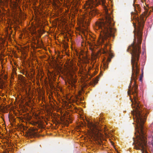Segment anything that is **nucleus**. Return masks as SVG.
Masks as SVG:
<instances>
[{
	"mask_svg": "<svg viewBox=\"0 0 153 153\" xmlns=\"http://www.w3.org/2000/svg\"><path fill=\"white\" fill-rule=\"evenodd\" d=\"M141 79H142V78H141V77L140 76V81H141Z\"/></svg>",
	"mask_w": 153,
	"mask_h": 153,
	"instance_id": "nucleus-16",
	"label": "nucleus"
},
{
	"mask_svg": "<svg viewBox=\"0 0 153 153\" xmlns=\"http://www.w3.org/2000/svg\"><path fill=\"white\" fill-rule=\"evenodd\" d=\"M106 53L105 52V51H104V53Z\"/></svg>",
	"mask_w": 153,
	"mask_h": 153,
	"instance_id": "nucleus-21",
	"label": "nucleus"
},
{
	"mask_svg": "<svg viewBox=\"0 0 153 153\" xmlns=\"http://www.w3.org/2000/svg\"><path fill=\"white\" fill-rule=\"evenodd\" d=\"M149 114V112L147 110H146V113L145 114V115H147V114Z\"/></svg>",
	"mask_w": 153,
	"mask_h": 153,
	"instance_id": "nucleus-14",
	"label": "nucleus"
},
{
	"mask_svg": "<svg viewBox=\"0 0 153 153\" xmlns=\"http://www.w3.org/2000/svg\"><path fill=\"white\" fill-rule=\"evenodd\" d=\"M34 116L35 117H34L35 118L36 120V122L37 123H42L43 120L45 121V118L43 117L41 115H37Z\"/></svg>",
	"mask_w": 153,
	"mask_h": 153,
	"instance_id": "nucleus-7",
	"label": "nucleus"
},
{
	"mask_svg": "<svg viewBox=\"0 0 153 153\" xmlns=\"http://www.w3.org/2000/svg\"><path fill=\"white\" fill-rule=\"evenodd\" d=\"M85 119L88 122L89 124L88 127L93 134H95L97 131L101 130V129L100 127L97 126L92 123H90V122H89L88 120L87 119L86 117H85Z\"/></svg>",
	"mask_w": 153,
	"mask_h": 153,
	"instance_id": "nucleus-5",
	"label": "nucleus"
},
{
	"mask_svg": "<svg viewBox=\"0 0 153 153\" xmlns=\"http://www.w3.org/2000/svg\"><path fill=\"white\" fill-rule=\"evenodd\" d=\"M8 118L9 121L11 123V122H15L16 118L13 115H8Z\"/></svg>",
	"mask_w": 153,
	"mask_h": 153,
	"instance_id": "nucleus-9",
	"label": "nucleus"
},
{
	"mask_svg": "<svg viewBox=\"0 0 153 153\" xmlns=\"http://www.w3.org/2000/svg\"><path fill=\"white\" fill-rule=\"evenodd\" d=\"M83 116V115H79V116H80V118H81V117H81V116Z\"/></svg>",
	"mask_w": 153,
	"mask_h": 153,
	"instance_id": "nucleus-18",
	"label": "nucleus"
},
{
	"mask_svg": "<svg viewBox=\"0 0 153 153\" xmlns=\"http://www.w3.org/2000/svg\"><path fill=\"white\" fill-rule=\"evenodd\" d=\"M76 82V80H74V83H75Z\"/></svg>",
	"mask_w": 153,
	"mask_h": 153,
	"instance_id": "nucleus-17",
	"label": "nucleus"
},
{
	"mask_svg": "<svg viewBox=\"0 0 153 153\" xmlns=\"http://www.w3.org/2000/svg\"><path fill=\"white\" fill-rule=\"evenodd\" d=\"M89 8L88 10V12L89 13V15L91 16H94L98 12L96 9L91 5H89L88 6Z\"/></svg>",
	"mask_w": 153,
	"mask_h": 153,
	"instance_id": "nucleus-6",
	"label": "nucleus"
},
{
	"mask_svg": "<svg viewBox=\"0 0 153 153\" xmlns=\"http://www.w3.org/2000/svg\"><path fill=\"white\" fill-rule=\"evenodd\" d=\"M106 128L104 130V131H106Z\"/></svg>",
	"mask_w": 153,
	"mask_h": 153,
	"instance_id": "nucleus-20",
	"label": "nucleus"
},
{
	"mask_svg": "<svg viewBox=\"0 0 153 153\" xmlns=\"http://www.w3.org/2000/svg\"><path fill=\"white\" fill-rule=\"evenodd\" d=\"M25 116H27V119H28V120H30L31 118V116H30V115H25Z\"/></svg>",
	"mask_w": 153,
	"mask_h": 153,
	"instance_id": "nucleus-13",
	"label": "nucleus"
},
{
	"mask_svg": "<svg viewBox=\"0 0 153 153\" xmlns=\"http://www.w3.org/2000/svg\"><path fill=\"white\" fill-rule=\"evenodd\" d=\"M98 3L99 4H102V5H104L105 3V0H99L98 1Z\"/></svg>",
	"mask_w": 153,
	"mask_h": 153,
	"instance_id": "nucleus-11",
	"label": "nucleus"
},
{
	"mask_svg": "<svg viewBox=\"0 0 153 153\" xmlns=\"http://www.w3.org/2000/svg\"><path fill=\"white\" fill-rule=\"evenodd\" d=\"M133 140H134V142H133V144H135L134 138H134H133Z\"/></svg>",
	"mask_w": 153,
	"mask_h": 153,
	"instance_id": "nucleus-15",
	"label": "nucleus"
},
{
	"mask_svg": "<svg viewBox=\"0 0 153 153\" xmlns=\"http://www.w3.org/2000/svg\"><path fill=\"white\" fill-rule=\"evenodd\" d=\"M105 19L97 21L96 22V27L100 29L103 34L102 41L103 43L108 45V38L112 37L114 38L116 30L114 27V22L111 14L106 11Z\"/></svg>",
	"mask_w": 153,
	"mask_h": 153,
	"instance_id": "nucleus-2",
	"label": "nucleus"
},
{
	"mask_svg": "<svg viewBox=\"0 0 153 153\" xmlns=\"http://www.w3.org/2000/svg\"><path fill=\"white\" fill-rule=\"evenodd\" d=\"M99 81V79H96V80H95L94 81L93 83L92 84V85L94 87L95 85L98 83V82Z\"/></svg>",
	"mask_w": 153,
	"mask_h": 153,
	"instance_id": "nucleus-12",
	"label": "nucleus"
},
{
	"mask_svg": "<svg viewBox=\"0 0 153 153\" xmlns=\"http://www.w3.org/2000/svg\"><path fill=\"white\" fill-rule=\"evenodd\" d=\"M4 153H5L4 152Z\"/></svg>",
	"mask_w": 153,
	"mask_h": 153,
	"instance_id": "nucleus-23",
	"label": "nucleus"
},
{
	"mask_svg": "<svg viewBox=\"0 0 153 153\" xmlns=\"http://www.w3.org/2000/svg\"><path fill=\"white\" fill-rule=\"evenodd\" d=\"M55 117L56 121L58 123H59L60 121L64 123H71L72 121L71 117L68 116L67 115H53Z\"/></svg>",
	"mask_w": 153,
	"mask_h": 153,
	"instance_id": "nucleus-4",
	"label": "nucleus"
},
{
	"mask_svg": "<svg viewBox=\"0 0 153 153\" xmlns=\"http://www.w3.org/2000/svg\"><path fill=\"white\" fill-rule=\"evenodd\" d=\"M109 56L108 57V59L107 60V62L105 64V66H106H106H107L108 65V63L110 62L111 61V59L112 58V55H111V54L109 53Z\"/></svg>",
	"mask_w": 153,
	"mask_h": 153,
	"instance_id": "nucleus-10",
	"label": "nucleus"
},
{
	"mask_svg": "<svg viewBox=\"0 0 153 153\" xmlns=\"http://www.w3.org/2000/svg\"><path fill=\"white\" fill-rule=\"evenodd\" d=\"M36 130L34 129H32L28 131V134L31 136L35 137L37 135Z\"/></svg>",
	"mask_w": 153,
	"mask_h": 153,
	"instance_id": "nucleus-8",
	"label": "nucleus"
},
{
	"mask_svg": "<svg viewBox=\"0 0 153 153\" xmlns=\"http://www.w3.org/2000/svg\"><path fill=\"white\" fill-rule=\"evenodd\" d=\"M135 21L137 25V27L136 24L133 23L134 28V36L137 37V43L135 45L134 43L132 44L127 50V51L130 52L131 55V62L132 70L131 80L128 89V94L130 95L131 93L133 95L134 101H131L132 103V108H133L132 115H141V107L136 97L137 88V86L136 84V79L139 71L137 62L139 60L140 53V45L142 42L143 30L145 21L143 16H141L140 18L138 17L135 18Z\"/></svg>",
	"mask_w": 153,
	"mask_h": 153,
	"instance_id": "nucleus-1",
	"label": "nucleus"
},
{
	"mask_svg": "<svg viewBox=\"0 0 153 153\" xmlns=\"http://www.w3.org/2000/svg\"><path fill=\"white\" fill-rule=\"evenodd\" d=\"M8 115H10V114H9H9H8Z\"/></svg>",
	"mask_w": 153,
	"mask_h": 153,
	"instance_id": "nucleus-22",
	"label": "nucleus"
},
{
	"mask_svg": "<svg viewBox=\"0 0 153 153\" xmlns=\"http://www.w3.org/2000/svg\"><path fill=\"white\" fill-rule=\"evenodd\" d=\"M134 121L137 123V127L140 131H138V134L136 135L137 142L134 148L137 150H140L142 153H148L146 150V142L143 124L146 120V115H133Z\"/></svg>",
	"mask_w": 153,
	"mask_h": 153,
	"instance_id": "nucleus-3",
	"label": "nucleus"
},
{
	"mask_svg": "<svg viewBox=\"0 0 153 153\" xmlns=\"http://www.w3.org/2000/svg\"><path fill=\"white\" fill-rule=\"evenodd\" d=\"M82 119L83 120H85V119H84V118H82Z\"/></svg>",
	"mask_w": 153,
	"mask_h": 153,
	"instance_id": "nucleus-19",
	"label": "nucleus"
}]
</instances>
